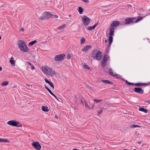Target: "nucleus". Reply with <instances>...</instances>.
<instances>
[{
    "mask_svg": "<svg viewBox=\"0 0 150 150\" xmlns=\"http://www.w3.org/2000/svg\"><path fill=\"white\" fill-rule=\"evenodd\" d=\"M92 55L94 59L99 61L102 59V53L99 50H94L92 51Z\"/></svg>",
    "mask_w": 150,
    "mask_h": 150,
    "instance_id": "1",
    "label": "nucleus"
},
{
    "mask_svg": "<svg viewBox=\"0 0 150 150\" xmlns=\"http://www.w3.org/2000/svg\"><path fill=\"white\" fill-rule=\"evenodd\" d=\"M18 46L22 51L26 52L28 51V48L27 46L23 40H19L18 42Z\"/></svg>",
    "mask_w": 150,
    "mask_h": 150,
    "instance_id": "2",
    "label": "nucleus"
},
{
    "mask_svg": "<svg viewBox=\"0 0 150 150\" xmlns=\"http://www.w3.org/2000/svg\"><path fill=\"white\" fill-rule=\"evenodd\" d=\"M42 71L45 74L47 75L52 76L55 74V72L53 69L48 67H42Z\"/></svg>",
    "mask_w": 150,
    "mask_h": 150,
    "instance_id": "3",
    "label": "nucleus"
},
{
    "mask_svg": "<svg viewBox=\"0 0 150 150\" xmlns=\"http://www.w3.org/2000/svg\"><path fill=\"white\" fill-rule=\"evenodd\" d=\"M143 19V17H140L138 18L135 21V18H126L125 20V21H126V22H125V23L126 24H129L131 23H137L141 20H142Z\"/></svg>",
    "mask_w": 150,
    "mask_h": 150,
    "instance_id": "4",
    "label": "nucleus"
},
{
    "mask_svg": "<svg viewBox=\"0 0 150 150\" xmlns=\"http://www.w3.org/2000/svg\"><path fill=\"white\" fill-rule=\"evenodd\" d=\"M7 124L11 126L17 127H21L22 126L19 122L18 121H15L13 120L9 121L7 122Z\"/></svg>",
    "mask_w": 150,
    "mask_h": 150,
    "instance_id": "5",
    "label": "nucleus"
},
{
    "mask_svg": "<svg viewBox=\"0 0 150 150\" xmlns=\"http://www.w3.org/2000/svg\"><path fill=\"white\" fill-rule=\"evenodd\" d=\"M65 54H60L56 55L54 57V59L57 61H60L64 59Z\"/></svg>",
    "mask_w": 150,
    "mask_h": 150,
    "instance_id": "6",
    "label": "nucleus"
},
{
    "mask_svg": "<svg viewBox=\"0 0 150 150\" xmlns=\"http://www.w3.org/2000/svg\"><path fill=\"white\" fill-rule=\"evenodd\" d=\"M82 22L85 26L88 25L90 21V19L87 16H84L82 18Z\"/></svg>",
    "mask_w": 150,
    "mask_h": 150,
    "instance_id": "7",
    "label": "nucleus"
},
{
    "mask_svg": "<svg viewBox=\"0 0 150 150\" xmlns=\"http://www.w3.org/2000/svg\"><path fill=\"white\" fill-rule=\"evenodd\" d=\"M108 57L107 55H105L103 56V58L101 61V66L104 68L106 64V62L108 59Z\"/></svg>",
    "mask_w": 150,
    "mask_h": 150,
    "instance_id": "8",
    "label": "nucleus"
},
{
    "mask_svg": "<svg viewBox=\"0 0 150 150\" xmlns=\"http://www.w3.org/2000/svg\"><path fill=\"white\" fill-rule=\"evenodd\" d=\"M32 145L37 150H40L41 148V146L38 142H33Z\"/></svg>",
    "mask_w": 150,
    "mask_h": 150,
    "instance_id": "9",
    "label": "nucleus"
},
{
    "mask_svg": "<svg viewBox=\"0 0 150 150\" xmlns=\"http://www.w3.org/2000/svg\"><path fill=\"white\" fill-rule=\"evenodd\" d=\"M109 74L112 76L115 77V76H117V78H120V75H119L117 74L116 73H114L113 71L112 70V69L110 68L109 70Z\"/></svg>",
    "mask_w": 150,
    "mask_h": 150,
    "instance_id": "10",
    "label": "nucleus"
},
{
    "mask_svg": "<svg viewBox=\"0 0 150 150\" xmlns=\"http://www.w3.org/2000/svg\"><path fill=\"white\" fill-rule=\"evenodd\" d=\"M134 91L137 93L142 94L143 93L144 91L141 88L139 87L135 88Z\"/></svg>",
    "mask_w": 150,
    "mask_h": 150,
    "instance_id": "11",
    "label": "nucleus"
},
{
    "mask_svg": "<svg viewBox=\"0 0 150 150\" xmlns=\"http://www.w3.org/2000/svg\"><path fill=\"white\" fill-rule=\"evenodd\" d=\"M92 47V46L91 45H87L85 46L82 49L83 52H86L88 51Z\"/></svg>",
    "mask_w": 150,
    "mask_h": 150,
    "instance_id": "12",
    "label": "nucleus"
},
{
    "mask_svg": "<svg viewBox=\"0 0 150 150\" xmlns=\"http://www.w3.org/2000/svg\"><path fill=\"white\" fill-rule=\"evenodd\" d=\"M43 14L46 19L52 17V14H51L48 12H46L45 13H44Z\"/></svg>",
    "mask_w": 150,
    "mask_h": 150,
    "instance_id": "13",
    "label": "nucleus"
},
{
    "mask_svg": "<svg viewBox=\"0 0 150 150\" xmlns=\"http://www.w3.org/2000/svg\"><path fill=\"white\" fill-rule=\"evenodd\" d=\"M120 24V23L119 21H113L111 24V27H116L119 25Z\"/></svg>",
    "mask_w": 150,
    "mask_h": 150,
    "instance_id": "14",
    "label": "nucleus"
},
{
    "mask_svg": "<svg viewBox=\"0 0 150 150\" xmlns=\"http://www.w3.org/2000/svg\"><path fill=\"white\" fill-rule=\"evenodd\" d=\"M110 29V33L109 35H113L114 36V33L115 31V28L113 27H111L109 28Z\"/></svg>",
    "mask_w": 150,
    "mask_h": 150,
    "instance_id": "15",
    "label": "nucleus"
},
{
    "mask_svg": "<svg viewBox=\"0 0 150 150\" xmlns=\"http://www.w3.org/2000/svg\"><path fill=\"white\" fill-rule=\"evenodd\" d=\"M41 108L42 110L43 111L47 112H48L49 111V110L48 109V108L47 107L45 106H42Z\"/></svg>",
    "mask_w": 150,
    "mask_h": 150,
    "instance_id": "16",
    "label": "nucleus"
},
{
    "mask_svg": "<svg viewBox=\"0 0 150 150\" xmlns=\"http://www.w3.org/2000/svg\"><path fill=\"white\" fill-rule=\"evenodd\" d=\"M139 110L140 111L142 112L145 113H146L148 112V110L146 109H144L143 108H140L139 109Z\"/></svg>",
    "mask_w": 150,
    "mask_h": 150,
    "instance_id": "17",
    "label": "nucleus"
},
{
    "mask_svg": "<svg viewBox=\"0 0 150 150\" xmlns=\"http://www.w3.org/2000/svg\"><path fill=\"white\" fill-rule=\"evenodd\" d=\"M113 35H109L108 40L109 41V45H110L112 42L113 41Z\"/></svg>",
    "mask_w": 150,
    "mask_h": 150,
    "instance_id": "18",
    "label": "nucleus"
},
{
    "mask_svg": "<svg viewBox=\"0 0 150 150\" xmlns=\"http://www.w3.org/2000/svg\"><path fill=\"white\" fill-rule=\"evenodd\" d=\"M13 59L14 58L13 57H11L10 60L9 62L11 64L14 66L15 64V62Z\"/></svg>",
    "mask_w": 150,
    "mask_h": 150,
    "instance_id": "19",
    "label": "nucleus"
},
{
    "mask_svg": "<svg viewBox=\"0 0 150 150\" xmlns=\"http://www.w3.org/2000/svg\"><path fill=\"white\" fill-rule=\"evenodd\" d=\"M101 81L103 82V83H107V84H112V83L111 82H110L108 80H103Z\"/></svg>",
    "mask_w": 150,
    "mask_h": 150,
    "instance_id": "20",
    "label": "nucleus"
},
{
    "mask_svg": "<svg viewBox=\"0 0 150 150\" xmlns=\"http://www.w3.org/2000/svg\"><path fill=\"white\" fill-rule=\"evenodd\" d=\"M78 11L80 14H81L83 11V9L81 7H79Z\"/></svg>",
    "mask_w": 150,
    "mask_h": 150,
    "instance_id": "21",
    "label": "nucleus"
},
{
    "mask_svg": "<svg viewBox=\"0 0 150 150\" xmlns=\"http://www.w3.org/2000/svg\"><path fill=\"white\" fill-rule=\"evenodd\" d=\"M37 41L36 40L33 41L29 43V45L32 46L34 45L35 43H36Z\"/></svg>",
    "mask_w": 150,
    "mask_h": 150,
    "instance_id": "22",
    "label": "nucleus"
},
{
    "mask_svg": "<svg viewBox=\"0 0 150 150\" xmlns=\"http://www.w3.org/2000/svg\"><path fill=\"white\" fill-rule=\"evenodd\" d=\"M65 24H63L62 25L60 26L59 27H58L57 28V29L59 30H62L64 29L65 28Z\"/></svg>",
    "mask_w": 150,
    "mask_h": 150,
    "instance_id": "23",
    "label": "nucleus"
},
{
    "mask_svg": "<svg viewBox=\"0 0 150 150\" xmlns=\"http://www.w3.org/2000/svg\"><path fill=\"white\" fill-rule=\"evenodd\" d=\"M9 141L7 140L4 139H0V142H5L6 143L9 142Z\"/></svg>",
    "mask_w": 150,
    "mask_h": 150,
    "instance_id": "24",
    "label": "nucleus"
},
{
    "mask_svg": "<svg viewBox=\"0 0 150 150\" xmlns=\"http://www.w3.org/2000/svg\"><path fill=\"white\" fill-rule=\"evenodd\" d=\"M135 86H140L145 85L144 83H137L134 84Z\"/></svg>",
    "mask_w": 150,
    "mask_h": 150,
    "instance_id": "25",
    "label": "nucleus"
},
{
    "mask_svg": "<svg viewBox=\"0 0 150 150\" xmlns=\"http://www.w3.org/2000/svg\"><path fill=\"white\" fill-rule=\"evenodd\" d=\"M45 88L49 92V93L51 94L52 95V94L53 93L52 92V91L50 90V89L48 88V87L45 86Z\"/></svg>",
    "mask_w": 150,
    "mask_h": 150,
    "instance_id": "26",
    "label": "nucleus"
},
{
    "mask_svg": "<svg viewBox=\"0 0 150 150\" xmlns=\"http://www.w3.org/2000/svg\"><path fill=\"white\" fill-rule=\"evenodd\" d=\"M85 41V39L84 38H82L80 40L81 44V45L83 44Z\"/></svg>",
    "mask_w": 150,
    "mask_h": 150,
    "instance_id": "27",
    "label": "nucleus"
},
{
    "mask_svg": "<svg viewBox=\"0 0 150 150\" xmlns=\"http://www.w3.org/2000/svg\"><path fill=\"white\" fill-rule=\"evenodd\" d=\"M93 100L96 103H99L102 101L101 99H94Z\"/></svg>",
    "mask_w": 150,
    "mask_h": 150,
    "instance_id": "28",
    "label": "nucleus"
},
{
    "mask_svg": "<svg viewBox=\"0 0 150 150\" xmlns=\"http://www.w3.org/2000/svg\"><path fill=\"white\" fill-rule=\"evenodd\" d=\"M8 82H7V81H5V82H3L1 83V85L2 86H5L7 85H8Z\"/></svg>",
    "mask_w": 150,
    "mask_h": 150,
    "instance_id": "29",
    "label": "nucleus"
},
{
    "mask_svg": "<svg viewBox=\"0 0 150 150\" xmlns=\"http://www.w3.org/2000/svg\"><path fill=\"white\" fill-rule=\"evenodd\" d=\"M39 19H40L41 20H46V18H45V17L43 14L42 16H41L40 17Z\"/></svg>",
    "mask_w": 150,
    "mask_h": 150,
    "instance_id": "30",
    "label": "nucleus"
},
{
    "mask_svg": "<svg viewBox=\"0 0 150 150\" xmlns=\"http://www.w3.org/2000/svg\"><path fill=\"white\" fill-rule=\"evenodd\" d=\"M126 84L128 85H134V83L128 82L127 81H126Z\"/></svg>",
    "mask_w": 150,
    "mask_h": 150,
    "instance_id": "31",
    "label": "nucleus"
},
{
    "mask_svg": "<svg viewBox=\"0 0 150 150\" xmlns=\"http://www.w3.org/2000/svg\"><path fill=\"white\" fill-rule=\"evenodd\" d=\"M86 28L88 30H92L93 29H94L92 26L88 27Z\"/></svg>",
    "mask_w": 150,
    "mask_h": 150,
    "instance_id": "32",
    "label": "nucleus"
},
{
    "mask_svg": "<svg viewBox=\"0 0 150 150\" xmlns=\"http://www.w3.org/2000/svg\"><path fill=\"white\" fill-rule=\"evenodd\" d=\"M84 68L85 69H90V68L87 65L85 64L84 65Z\"/></svg>",
    "mask_w": 150,
    "mask_h": 150,
    "instance_id": "33",
    "label": "nucleus"
},
{
    "mask_svg": "<svg viewBox=\"0 0 150 150\" xmlns=\"http://www.w3.org/2000/svg\"><path fill=\"white\" fill-rule=\"evenodd\" d=\"M49 84L51 86V87L53 89L54 88V86L53 83L51 82Z\"/></svg>",
    "mask_w": 150,
    "mask_h": 150,
    "instance_id": "34",
    "label": "nucleus"
},
{
    "mask_svg": "<svg viewBox=\"0 0 150 150\" xmlns=\"http://www.w3.org/2000/svg\"><path fill=\"white\" fill-rule=\"evenodd\" d=\"M132 128H133V127H141L140 126H139L137 125H132Z\"/></svg>",
    "mask_w": 150,
    "mask_h": 150,
    "instance_id": "35",
    "label": "nucleus"
},
{
    "mask_svg": "<svg viewBox=\"0 0 150 150\" xmlns=\"http://www.w3.org/2000/svg\"><path fill=\"white\" fill-rule=\"evenodd\" d=\"M52 17H54L55 18H58V16L57 15H54L53 14H52Z\"/></svg>",
    "mask_w": 150,
    "mask_h": 150,
    "instance_id": "36",
    "label": "nucleus"
},
{
    "mask_svg": "<svg viewBox=\"0 0 150 150\" xmlns=\"http://www.w3.org/2000/svg\"><path fill=\"white\" fill-rule=\"evenodd\" d=\"M71 57V56L69 54H68L67 55V58L68 59H69Z\"/></svg>",
    "mask_w": 150,
    "mask_h": 150,
    "instance_id": "37",
    "label": "nucleus"
},
{
    "mask_svg": "<svg viewBox=\"0 0 150 150\" xmlns=\"http://www.w3.org/2000/svg\"><path fill=\"white\" fill-rule=\"evenodd\" d=\"M45 82L46 83H48V84H49L51 82L47 79H45Z\"/></svg>",
    "mask_w": 150,
    "mask_h": 150,
    "instance_id": "38",
    "label": "nucleus"
},
{
    "mask_svg": "<svg viewBox=\"0 0 150 150\" xmlns=\"http://www.w3.org/2000/svg\"><path fill=\"white\" fill-rule=\"evenodd\" d=\"M102 110H100L98 111V115L101 114L102 113Z\"/></svg>",
    "mask_w": 150,
    "mask_h": 150,
    "instance_id": "39",
    "label": "nucleus"
},
{
    "mask_svg": "<svg viewBox=\"0 0 150 150\" xmlns=\"http://www.w3.org/2000/svg\"><path fill=\"white\" fill-rule=\"evenodd\" d=\"M51 95L53 96L56 99L58 100L57 97L53 93Z\"/></svg>",
    "mask_w": 150,
    "mask_h": 150,
    "instance_id": "40",
    "label": "nucleus"
},
{
    "mask_svg": "<svg viewBox=\"0 0 150 150\" xmlns=\"http://www.w3.org/2000/svg\"><path fill=\"white\" fill-rule=\"evenodd\" d=\"M81 1L85 3H87L88 2V0H81Z\"/></svg>",
    "mask_w": 150,
    "mask_h": 150,
    "instance_id": "41",
    "label": "nucleus"
},
{
    "mask_svg": "<svg viewBox=\"0 0 150 150\" xmlns=\"http://www.w3.org/2000/svg\"><path fill=\"white\" fill-rule=\"evenodd\" d=\"M97 23H96L93 26H92V27H93V28L94 29L96 27V26L97 25Z\"/></svg>",
    "mask_w": 150,
    "mask_h": 150,
    "instance_id": "42",
    "label": "nucleus"
},
{
    "mask_svg": "<svg viewBox=\"0 0 150 150\" xmlns=\"http://www.w3.org/2000/svg\"><path fill=\"white\" fill-rule=\"evenodd\" d=\"M85 106L87 108H88L89 107V105H88V104L87 103H85Z\"/></svg>",
    "mask_w": 150,
    "mask_h": 150,
    "instance_id": "43",
    "label": "nucleus"
},
{
    "mask_svg": "<svg viewBox=\"0 0 150 150\" xmlns=\"http://www.w3.org/2000/svg\"><path fill=\"white\" fill-rule=\"evenodd\" d=\"M27 63L29 65H31L32 64L30 63V62L27 61Z\"/></svg>",
    "mask_w": 150,
    "mask_h": 150,
    "instance_id": "44",
    "label": "nucleus"
},
{
    "mask_svg": "<svg viewBox=\"0 0 150 150\" xmlns=\"http://www.w3.org/2000/svg\"><path fill=\"white\" fill-rule=\"evenodd\" d=\"M20 31H24V29L23 28H22L20 30Z\"/></svg>",
    "mask_w": 150,
    "mask_h": 150,
    "instance_id": "45",
    "label": "nucleus"
},
{
    "mask_svg": "<svg viewBox=\"0 0 150 150\" xmlns=\"http://www.w3.org/2000/svg\"><path fill=\"white\" fill-rule=\"evenodd\" d=\"M31 69L32 70H34L35 69V68L34 66H32V67H31Z\"/></svg>",
    "mask_w": 150,
    "mask_h": 150,
    "instance_id": "46",
    "label": "nucleus"
},
{
    "mask_svg": "<svg viewBox=\"0 0 150 150\" xmlns=\"http://www.w3.org/2000/svg\"><path fill=\"white\" fill-rule=\"evenodd\" d=\"M2 69L1 67H0V71H1L2 70Z\"/></svg>",
    "mask_w": 150,
    "mask_h": 150,
    "instance_id": "47",
    "label": "nucleus"
},
{
    "mask_svg": "<svg viewBox=\"0 0 150 150\" xmlns=\"http://www.w3.org/2000/svg\"><path fill=\"white\" fill-rule=\"evenodd\" d=\"M72 150H79V149H74Z\"/></svg>",
    "mask_w": 150,
    "mask_h": 150,
    "instance_id": "48",
    "label": "nucleus"
},
{
    "mask_svg": "<svg viewBox=\"0 0 150 150\" xmlns=\"http://www.w3.org/2000/svg\"><path fill=\"white\" fill-rule=\"evenodd\" d=\"M107 42V40H106L105 41V42Z\"/></svg>",
    "mask_w": 150,
    "mask_h": 150,
    "instance_id": "49",
    "label": "nucleus"
},
{
    "mask_svg": "<svg viewBox=\"0 0 150 150\" xmlns=\"http://www.w3.org/2000/svg\"><path fill=\"white\" fill-rule=\"evenodd\" d=\"M1 39V36L0 35V40Z\"/></svg>",
    "mask_w": 150,
    "mask_h": 150,
    "instance_id": "50",
    "label": "nucleus"
},
{
    "mask_svg": "<svg viewBox=\"0 0 150 150\" xmlns=\"http://www.w3.org/2000/svg\"><path fill=\"white\" fill-rule=\"evenodd\" d=\"M30 66H31V67H32V66H33L32 65V64H31V65H30Z\"/></svg>",
    "mask_w": 150,
    "mask_h": 150,
    "instance_id": "51",
    "label": "nucleus"
},
{
    "mask_svg": "<svg viewBox=\"0 0 150 150\" xmlns=\"http://www.w3.org/2000/svg\"><path fill=\"white\" fill-rule=\"evenodd\" d=\"M146 102H147V103H149V102H148V101H146Z\"/></svg>",
    "mask_w": 150,
    "mask_h": 150,
    "instance_id": "52",
    "label": "nucleus"
},
{
    "mask_svg": "<svg viewBox=\"0 0 150 150\" xmlns=\"http://www.w3.org/2000/svg\"><path fill=\"white\" fill-rule=\"evenodd\" d=\"M123 150H128V149H124Z\"/></svg>",
    "mask_w": 150,
    "mask_h": 150,
    "instance_id": "53",
    "label": "nucleus"
},
{
    "mask_svg": "<svg viewBox=\"0 0 150 150\" xmlns=\"http://www.w3.org/2000/svg\"><path fill=\"white\" fill-rule=\"evenodd\" d=\"M55 117H57V116H55Z\"/></svg>",
    "mask_w": 150,
    "mask_h": 150,
    "instance_id": "54",
    "label": "nucleus"
}]
</instances>
